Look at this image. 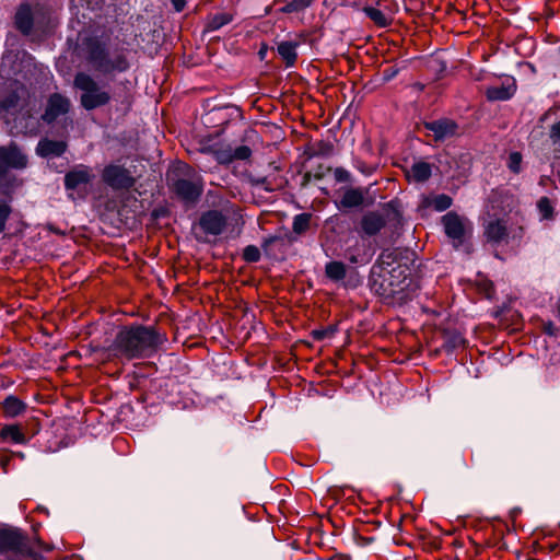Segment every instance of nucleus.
Returning a JSON list of instances; mask_svg holds the SVG:
<instances>
[{"label":"nucleus","instance_id":"1","mask_svg":"<svg viewBox=\"0 0 560 560\" xmlns=\"http://www.w3.org/2000/svg\"><path fill=\"white\" fill-rule=\"evenodd\" d=\"M166 341L163 334L142 325L125 326L106 349L107 359L133 360L149 358Z\"/></svg>","mask_w":560,"mask_h":560},{"label":"nucleus","instance_id":"2","mask_svg":"<svg viewBox=\"0 0 560 560\" xmlns=\"http://www.w3.org/2000/svg\"><path fill=\"white\" fill-rule=\"evenodd\" d=\"M82 45L85 59L95 72L107 75L128 69L126 57L117 51L110 52L98 38H85Z\"/></svg>","mask_w":560,"mask_h":560},{"label":"nucleus","instance_id":"3","mask_svg":"<svg viewBox=\"0 0 560 560\" xmlns=\"http://www.w3.org/2000/svg\"><path fill=\"white\" fill-rule=\"evenodd\" d=\"M172 189L185 201H196L203 190L202 177L188 164L176 162L167 173Z\"/></svg>","mask_w":560,"mask_h":560},{"label":"nucleus","instance_id":"4","mask_svg":"<svg viewBox=\"0 0 560 560\" xmlns=\"http://www.w3.org/2000/svg\"><path fill=\"white\" fill-rule=\"evenodd\" d=\"M74 86L82 92L80 103L86 110L102 107L110 101V94L103 90L88 73L79 72L74 77Z\"/></svg>","mask_w":560,"mask_h":560},{"label":"nucleus","instance_id":"5","mask_svg":"<svg viewBox=\"0 0 560 560\" xmlns=\"http://www.w3.org/2000/svg\"><path fill=\"white\" fill-rule=\"evenodd\" d=\"M384 213L370 211L361 219V230L368 236L376 235L386 224L397 228L401 223V212L397 201H389L383 208Z\"/></svg>","mask_w":560,"mask_h":560},{"label":"nucleus","instance_id":"6","mask_svg":"<svg viewBox=\"0 0 560 560\" xmlns=\"http://www.w3.org/2000/svg\"><path fill=\"white\" fill-rule=\"evenodd\" d=\"M0 553L8 560L34 557L27 538L16 529H0Z\"/></svg>","mask_w":560,"mask_h":560},{"label":"nucleus","instance_id":"7","mask_svg":"<svg viewBox=\"0 0 560 560\" xmlns=\"http://www.w3.org/2000/svg\"><path fill=\"white\" fill-rule=\"evenodd\" d=\"M511 234V226L506 215L495 217L488 213L483 220V235L489 243H508Z\"/></svg>","mask_w":560,"mask_h":560},{"label":"nucleus","instance_id":"8","mask_svg":"<svg viewBox=\"0 0 560 560\" xmlns=\"http://www.w3.org/2000/svg\"><path fill=\"white\" fill-rule=\"evenodd\" d=\"M442 223L445 234L452 238L454 246L458 247L463 243L467 230L470 229L469 221L455 212H447L442 217Z\"/></svg>","mask_w":560,"mask_h":560},{"label":"nucleus","instance_id":"9","mask_svg":"<svg viewBox=\"0 0 560 560\" xmlns=\"http://www.w3.org/2000/svg\"><path fill=\"white\" fill-rule=\"evenodd\" d=\"M103 180L113 189H128L133 186L135 179L130 172L120 165H108L103 171Z\"/></svg>","mask_w":560,"mask_h":560},{"label":"nucleus","instance_id":"10","mask_svg":"<svg viewBox=\"0 0 560 560\" xmlns=\"http://www.w3.org/2000/svg\"><path fill=\"white\" fill-rule=\"evenodd\" d=\"M94 177L95 175L91 167L79 164L66 174L65 187L68 190L85 188Z\"/></svg>","mask_w":560,"mask_h":560},{"label":"nucleus","instance_id":"11","mask_svg":"<svg viewBox=\"0 0 560 560\" xmlns=\"http://www.w3.org/2000/svg\"><path fill=\"white\" fill-rule=\"evenodd\" d=\"M424 128L432 132L435 141H445L458 135V125L447 118L424 122Z\"/></svg>","mask_w":560,"mask_h":560},{"label":"nucleus","instance_id":"12","mask_svg":"<svg viewBox=\"0 0 560 560\" xmlns=\"http://www.w3.org/2000/svg\"><path fill=\"white\" fill-rule=\"evenodd\" d=\"M26 158L16 147L0 148V176L10 168H22L26 166Z\"/></svg>","mask_w":560,"mask_h":560},{"label":"nucleus","instance_id":"13","mask_svg":"<svg viewBox=\"0 0 560 560\" xmlns=\"http://www.w3.org/2000/svg\"><path fill=\"white\" fill-rule=\"evenodd\" d=\"M70 108V102L67 97L60 94H52L47 104L43 119L47 122H52L60 115L67 114Z\"/></svg>","mask_w":560,"mask_h":560},{"label":"nucleus","instance_id":"14","mask_svg":"<svg viewBox=\"0 0 560 560\" xmlns=\"http://www.w3.org/2000/svg\"><path fill=\"white\" fill-rule=\"evenodd\" d=\"M200 228L211 235H219L225 226V218L219 211H208L200 218Z\"/></svg>","mask_w":560,"mask_h":560},{"label":"nucleus","instance_id":"15","mask_svg":"<svg viewBox=\"0 0 560 560\" xmlns=\"http://www.w3.org/2000/svg\"><path fill=\"white\" fill-rule=\"evenodd\" d=\"M200 151L202 153L212 154L220 164H229L232 162V148L229 144L219 142L205 144Z\"/></svg>","mask_w":560,"mask_h":560},{"label":"nucleus","instance_id":"16","mask_svg":"<svg viewBox=\"0 0 560 560\" xmlns=\"http://www.w3.org/2000/svg\"><path fill=\"white\" fill-rule=\"evenodd\" d=\"M67 144L63 141L43 139L38 142L36 152L43 158L60 156L65 153Z\"/></svg>","mask_w":560,"mask_h":560},{"label":"nucleus","instance_id":"17","mask_svg":"<svg viewBox=\"0 0 560 560\" xmlns=\"http://www.w3.org/2000/svg\"><path fill=\"white\" fill-rule=\"evenodd\" d=\"M0 439L14 444H26L30 440L20 424H7L2 427L0 430Z\"/></svg>","mask_w":560,"mask_h":560},{"label":"nucleus","instance_id":"18","mask_svg":"<svg viewBox=\"0 0 560 560\" xmlns=\"http://www.w3.org/2000/svg\"><path fill=\"white\" fill-rule=\"evenodd\" d=\"M432 167L428 162H416L411 165V167L407 171V177L409 180L416 183H423L431 177Z\"/></svg>","mask_w":560,"mask_h":560},{"label":"nucleus","instance_id":"19","mask_svg":"<svg viewBox=\"0 0 560 560\" xmlns=\"http://www.w3.org/2000/svg\"><path fill=\"white\" fill-rule=\"evenodd\" d=\"M15 25L24 34H28L33 26V13L27 4L19 8L15 14Z\"/></svg>","mask_w":560,"mask_h":560},{"label":"nucleus","instance_id":"20","mask_svg":"<svg viewBox=\"0 0 560 560\" xmlns=\"http://www.w3.org/2000/svg\"><path fill=\"white\" fill-rule=\"evenodd\" d=\"M363 12L378 27H386L392 22V16L383 12L380 8L366 5L363 8Z\"/></svg>","mask_w":560,"mask_h":560},{"label":"nucleus","instance_id":"21","mask_svg":"<svg viewBox=\"0 0 560 560\" xmlns=\"http://www.w3.org/2000/svg\"><path fill=\"white\" fill-rule=\"evenodd\" d=\"M515 93V88L511 85H498L487 89V97L490 101H506L511 98Z\"/></svg>","mask_w":560,"mask_h":560},{"label":"nucleus","instance_id":"22","mask_svg":"<svg viewBox=\"0 0 560 560\" xmlns=\"http://www.w3.org/2000/svg\"><path fill=\"white\" fill-rule=\"evenodd\" d=\"M296 43L293 42H281L278 47V54L285 61L287 67H292L298 58Z\"/></svg>","mask_w":560,"mask_h":560},{"label":"nucleus","instance_id":"23","mask_svg":"<svg viewBox=\"0 0 560 560\" xmlns=\"http://www.w3.org/2000/svg\"><path fill=\"white\" fill-rule=\"evenodd\" d=\"M389 273V285L393 287L390 293H396L397 289L400 284V278L406 280L410 275L409 268L406 265L398 264L397 267H393L388 270Z\"/></svg>","mask_w":560,"mask_h":560},{"label":"nucleus","instance_id":"24","mask_svg":"<svg viewBox=\"0 0 560 560\" xmlns=\"http://www.w3.org/2000/svg\"><path fill=\"white\" fill-rule=\"evenodd\" d=\"M2 407L4 415L11 418L21 415L26 408L25 404L14 396L7 397Z\"/></svg>","mask_w":560,"mask_h":560},{"label":"nucleus","instance_id":"25","mask_svg":"<svg viewBox=\"0 0 560 560\" xmlns=\"http://www.w3.org/2000/svg\"><path fill=\"white\" fill-rule=\"evenodd\" d=\"M364 196L359 188H349L341 198V205L346 208L359 207L363 203Z\"/></svg>","mask_w":560,"mask_h":560},{"label":"nucleus","instance_id":"26","mask_svg":"<svg viewBox=\"0 0 560 560\" xmlns=\"http://www.w3.org/2000/svg\"><path fill=\"white\" fill-rule=\"evenodd\" d=\"M232 20H233L232 14L226 13V12L213 14V15L209 16L207 20L206 31H208V32L217 31V30L221 28L222 26L229 24Z\"/></svg>","mask_w":560,"mask_h":560},{"label":"nucleus","instance_id":"27","mask_svg":"<svg viewBox=\"0 0 560 560\" xmlns=\"http://www.w3.org/2000/svg\"><path fill=\"white\" fill-rule=\"evenodd\" d=\"M326 277L332 281H340L346 277V266L341 261H329L325 266Z\"/></svg>","mask_w":560,"mask_h":560},{"label":"nucleus","instance_id":"28","mask_svg":"<svg viewBox=\"0 0 560 560\" xmlns=\"http://www.w3.org/2000/svg\"><path fill=\"white\" fill-rule=\"evenodd\" d=\"M311 220V213H300L295 215L292 224L293 232L299 235L305 233L310 229Z\"/></svg>","mask_w":560,"mask_h":560},{"label":"nucleus","instance_id":"29","mask_svg":"<svg viewBox=\"0 0 560 560\" xmlns=\"http://www.w3.org/2000/svg\"><path fill=\"white\" fill-rule=\"evenodd\" d=\"M346 257L353 265H365L370 261V257L366 254H361L360 246L358 244L346 250Z\"/></svg>","mask_w":560,"mask_h":560},{"label":"nucleus","instance_id":"30","mask_svg":"<svg viewBox=\"0 0 560 560\" xmlns=\"http://www.w3.org/2000/svg\"><path fill=\"white\" fill-rule=\"evenodd\" d=\"M427 205L436 211H444L452 206V198L445 194L436 195L428 199Z\"/></svg>","mask_w":560,"mask_h":560},{"label":"nucleus","instance_id":"31","mask_svg":"<svg viewBox=\"0 0 560 560\" xmlns=\"http://www.w3.org/2000/svg\"><path fill=\"white\" fill-rule=\"evenodd\" d=\"M537 209L542 220H552L555 215L553 206L548 197H541L537 201Z\"/></svg>","mask_w":560,"mask_h":560},{"label":"nucleus","instance_id":"32","mask_svg":"<svg viewBox=\"0 0 560 560\" xmlns=\"http://www.w3.org/2000/svg\"><path fill=\"white\" fill-rule=\"evenodd\" d=\"M313 0H292L287 5L280 9L282 13H293L305 10L311 5Z\"/></svg>","mask_w":560,"mask_h":560},{"label":"nucleus","instance_id":"33","mask_svg":"<svg viewBox=\"0 0 560 560\" xmlns=\"http://www.w3.org/2000/svg\"><path fill=\"white\" fill-rule=\"evenodd\" d=\"M522 154L518 152H512L509 155L508 167L515 174L521 172Z\"/></svg>","mask_w":560,"mask_h":560},{"label":"nucleus","instance_id":"34","mask_svg":"<svg viewBox=\"0 0 560 560\" xmlns=\"http://www.w3.org/2000/svg\"><path fill=\"white\" fill-rule=\"evenodd\" d=\"M243 257L248 262H256L260 259V252L256 246L248 245L244 249Z\"/></svg>","mask_w":560,"mask_h":560},{"label":"nucleus","instance_id":"35","mask_svg":"<svg viewBox=\"0 0 560 560\" xmlns=\"http://www.w3.org/2000/svg\"><path fill=\"white\" fill-rule=\"evenodd\" d=\"M250 155H252V150L247 145H240L236 149H232V161L247 160Z\"/></svg>","mask_w":560,"mask_h":560},{"label":"nucleus","instance_id":"36","mask_svg":"<svg viewBox=\"0 0 560 560\" xmlns=\"http://www.w3.org/2000/svg\"><path fill=\"white\" fill-rule=\"evenodd\" d=\"M401 254L402 253L399 249H394V250H390V252L383 253L382 256H381L382 264L390 266L392 262L398 260V258L401 256Z\"/></svg>","mask_w":560,"mask_h":560},{"label":"nucleus","instance_id":"37","mask_svg":"<svg viewBox=\"0 0 560 560\" xmlns=\"http://www.w3.org/2000/svg\"><path fill=\"white\" fill-rule=\"evenodd\" d=\"M549 138L552 144L560 149V120L550 127Z\"/></svg>","mask_w":560,"mask_h":560},{"label":"nucleus","instance_id":"38","mask_svg":"<svg viewBox=\"0 0 560 560\" xmlns=\"http://www.w3.org/2000/svg\"><path fill=\"white\" fill-rule=\"evenodd\" d=\"M11 209L7 203H0V232L4 231L5 222L10 215Z\"/></svg>","mask_w":560,"mask_h":560},{"label":"nucleus","instance_id":"39","mask_svg":"<svg viewBox=\"0 0 560 560\" xmlns=\"http://www.w3.org/2000/svg\"><path fill=\"white\" fill-rule=\"evenodd\" d=\"M335 177L338 182H347L349 180L350 174L343 168H336Z\"/></svg>","mask_w":560,"mask_h":560},{"label":"nucleus","instance_id":"40","mask_svg":"<svg viewBox=\"0 0 560 560\" xmlns=\"http://www.w3.org/2000/svg\"><path fill=\"white\" fill-rule=\"evenodd\" d=\"M332 330L331 329H320V330H314L313 337L316 340H323L324 338L331 336Z\"/></svg>","mask_w":560,"mask_h":560},{"label":"nucleus","instance_id":"41","mask_svg":"<svg viewBox=\"0 0 560 560\" xmlns=\"http://www.w3.org/2000/svg\"><path fill=\"white\" fill-rule=\"evenodd\" d=\"M171 2L177 12L183 11L186 5V0H171Z\"/></svg>","mask_w":560,"mask_h":560},{"label":"nucleus","instance_id":"42","mask_svg":"<svg viewBox=\"0 0 560 560\" xmlns=\"http://www.w3.org/2000/svg\"><path fill=\"white\" fill-rule=\"evenodd\" d=\"M74 7H82L84 2L89 3L88 0H71Z\"/></svg>","mask_w":560,"mask_h":560},{"label":"nucleus","instance_id":"43","mask_svg":"<svg viewBox=\"0 0 560 560\" xmlns=\"http://www.w3.org/2000/svg\"><path fill=\"white\" fill-rule=\"evenodd\" d=\"M0 463H1V466L3 467V469L5 470V467H7L8 463H9V459L8 458H1Z\"/></svg>","mask_w":560,"mask_h":560},{"label":"nucleus","instance_id":"44","mask_svg":"<svg viewBox=\"0 0 560 560\" xmlns=\"http://www.w3.org/2000/svg\"><path fill=\"white\" fill-rule=\"evenodd\" d=\"M10 106H11V104H3V108H5V109H9Z\"/></svg>","mask_w":560,"mask_h":560}]
</instances>
